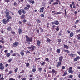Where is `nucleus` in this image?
Instances as JSON below:
<instances>
[{"mask_svg": "<svg viewBox=\"0 0 80 80\" xmlns=\"http://www.w3.org/2000/svg\"><path fill=\"white\" fill-rule=\"evenodd\" d=\"M52 25H55V22H52Z\"/></svg>", "mask_w": 80, "mask_h": 80, "instance_id": "052dcab7", "label": "nucleus"}, {"mask_svg": "<svg viewBox=\"0 0 80 80\" xmlns=\"http://www.w3.org/2000/svg\"><path fill=\"white\" fill-rule=\"evenodd\" d=\"M18 68H17L15 69L14 70V71L15 72H17V71H18Z\"/></svg>", "mask_w": 80, "mask_h": 80, "instance_id": "bf43d9fd", "label": "nucleus"}, {"mask_svg": "<svg viewBox=\"0 0 80 80\" xmlns=\"http://www.w3.org/2000/svg\"><path fill=\"white\" fill-rule=\"evenodd\" d=\"M69 78H73V75H70L69 76Z\"/></svg>", "mask_w": 80, "mask_h": 80, "instance_id": "c9c22d12", "label": "nucleus"}, {"mask_svg": "<svg viewBox=\"0 0 80 80\" xmlns=\"http://www.w3.org/2000/svg\"><path fill=\"white\" fill-rule=\"evenodd\" d=\"M32 71L33 72H34V73H35V72H36V68H33L32 69Z\"/></svg>", "mask_w": 80, "mask_h": 80, "instance_id": "c756f323", "label": "nucleus"}, {"mask_svg": "<svg viewBox=\"0 0 80 80\" xmlns=\"http://www.w3.org/2000/svg\"><path fill=\"white\" fill-rule=\"evenodd\" d=\"M67 32L68 33L70 34L71 33V31H70L68 30Z\"/></svg>", "mask_w": 80, "mask_h": 80, "instance_id": "5fc2aeb1", "label": "nucleus"}, {"mask_svg": "<svg viewBox=\"0 0 80 80\" xmlns=\"http://www.w3.org/2000/svg\"><path fill=\"white\" fill-rule=\"evenodd\" d=\"M21 19L23 20L25 18V15H22L20 16Z\"/></svg>", "mask_w": 80, "mask_h": 80, "instance_id": "b1692460", "label": "nucleus"}, {"mask_svg": "<svg viewBox=\"0 0 80 80\" xmlns=\"http://www.w3.org/2000/svg\"><path fill=\"white\" fill-rule=\"evenodd\" d=\"M4 80V78H3V77H2L0 78V80Z\"/></svg>", "mask_w": 80, "mask_h": 80, "instance_id": "69168bd1", "label": "nucleus"}, {"mask_svg": "<svg viewBox=\"0 0 80 80\" xmlns=\"http://www.w3.org/2000/svg\"><path fill=\"white\" fill-rule=\"evenodd\" d=\"M55 25H59V22H58V21L57 20H56L55 21Z\"/></svg>", "mask_w": 80, "mask_h": 80, "instance_id": "412c9836", "label": "nucleus"}, {"mask_svg": "<svg viewBox=\"0 0 80 80\" xmlns=\"http://www.w3.org/2000/svg\"><path fill=\"white\" fill-rule=\"evenodd\" d=\"M52 73H55V72H56V71H55V69H53L52 70Z\"/></svg>", "mask_w": 80, "mask_h": 80, "instance_id": "ea45409f", "label": "nucleus"}, {"mask_svg": "<svg viewBox=\"0 0 80 80\" xmlns=\"http://www.w3.org/2000/svg\"><path fill=\"white\" fill-rule=\"evenodd\" d=\"M11 32V33H12V34H15V32H14L12 30V31H11V32Z\"/></svg>", "mask_w": 80, "mask_h": 80, "instance_id": "79ce46f5", "label": "nucleus"}, {"mask_svg": "<svg viewBox=\"0 0 80 80\" xmlns=\"http://www.w3.org/2000/svg\"><path fill=\"white\" fill-rule=\"evenodd\" d=\"M40 29L41 30V31L42 32H43V29H42V28L41 27L40 28Z\"/></svg>", "mask_w": 80, "mask_h": 80, "instance_id": "09e8293b", "label": "nucleus"}, {"mask_svg": "<svg viewBox=\"0 0 80 80\" xmlns=\"http://www.w3.org/2000/svg\"><path fill=\"white\" fill-rule=\"evenodd\" d=\"M68 55H69L70 57H75L76 56V54H72V53H71V54H69Z\"/></svg>", "mask_w": 80, "mask_h": 80, "instance_id": "9b49d317", "label": "nucleus"}, {"mask_svg": "<svg viewBox=\"0 0 80 80\" xmlns=\"http://www.w3.org/2000/svg\"><path fill=\"white\" fill-rule=\"evenodd\" d=\"M22 13H23V14H25L26 13V11H25L24 10V9H22Z\"/></svg>", "mask_w": 80, "mask_h": 80, "instance_id": "7c9ffc66", "label": "nucleus"}, {"mask_svg": "<svg viewBox=\"0 0 80 80\" xmlns=\"http://www.w3.org/2000/svg\"><path fill=\"white\" fill-rule=\"evenodd\" d=\"M0 43H4V41L2 40H0Z\"/></svg>", "mask_w": 80, "mask_h": 80, "instance_id": "680f3d73", "label": "nucleus"}, {"mask_svg": "<svg viewBox=\"0 0 80 80\" xmlns=\"http://www.w3.org/2000/svg\"><path fill=\"white\" fill-rule=\"evenodd\" d=\"M76 38H77L78 40H80V34L76 35Z\"/></svg>", "mask_w": 80, "mask_h": 80, "instance_id": "4468645a", "label": "nucleus"}, {"mask_svg": "<svg viewBox=\"0 0 80 80\" xmlns=\"http://www.w3.org/2000/svg\"><path fill=\"white\" fill-rule=\"evenodd\" d=\"M49 60V59L48 58H46L45 60L44 61H48Z\"/></svg>", "mask_w": 80, "mask_h": 80, "instance_id": "6e6d98bb", "label": "nucleus"}, {"mask_svg": "<svg viewBox=\"0 0 80 80\" xmlns=\"http://www.w3.org/2000/svg\"><path fill=\"white\" fill-rule=\"evenodd\" d=\"M9 80H15V79L13 78H9Z\"/></svg>", "mask_w": 80, "mask_h": 80, "instance_id": "774afa93", "label": "nucleus"}, {"mask_svg": "<svg viewBox=\"0 0 80 80\" xmlns=\"http://www.w3.org/2000/svg\"><path fill=\"white\" fill-rule=\"evenodd\" d=\"M40 63L41 64V66H43V65H45V62H40Z\"/></svg>", "mask_w": 80, "mask_h": 80, "instance_id": "393cba45", "label": "nucleus"}, {"mask_svg": "<svg viewBox=\"0 0 80 80\" xmlns=\"http://www.w3.org/2000/svg\"><path fill=\"white\" fill-rule=\"evenodd\" d=\"M6 11L5 12V14L6 15H10V12H8L9 10L7 9H6Z\"/></svg>", "mask_w": 80, "mask_h": 80, "instance_id": "423d86ee", "label": "nucleus"}, {"mask_svg": "<svg viewBox=\"0 0 80 80\" xmlns=\"http://www.w3.org/2000/svg\"><path fill=\"white\" fill-rule=\"evenodd\" d=\"M49 25H50V23H47V28H48V27H49Z\"/></svg>", "mask_w": 80, "mask_h": 80, "instance_id": "a18cd8bd", "label": "nucleus"}, {"mask_svg": "<svg viewBox=\"0 0 80 80\" xmlns=\"http://www.w3.org/2000/svg\"><path fill=\"white\" fill-rule=\"evenodd\" d=\"M63 56H60L59 58V62H62V61L63 60Z\"/></svg>", "mask_w": 80, "mask_h": 80, "instance_id": "f8f14e48", "label": "nucleus"}, {"mask_svg": "<svg viewBox=\"0 0 80 80\" xmlns=\"http://www.w3.org/2000/svg\"><path fill=\"white\" fill-rule=\"evenodd\" d=\"M47 42H50V41H51V40L50 39L48 38L47 39Z\"/></svg>", "mask_w": 80, "mask_h": 80, "instance_id": "4d7b16f0", "label": "nucleus"}, {"mask_svg": "<svg viewBox=\"0 0 80 80\" xmlns=\"http://www.w3.org/2000/svg\"><path fill=\"white\" fill-rule=\"evenodd\" d=\"M5 2H7V3H8L10 2V0H5Z\"/></svg>", "mask_w": 80, "mask_h": 80, "instance_id": "a19ab883", "label": "nucleus"}, {"mask_svg": "<svg viewBox=\"0 0 80 80\" xmlns=\"http://www.w3.org/2000/svg\"><path fill=\"white\" fill-rule=\"evenodd\" d=\"M20 54H21L22 56H23V55H24V52H20Z\"/></svg>", "mask_w": 80, "mask_h": 80, "instance_id": "58836bf2", "label": "nucleus"}, {"mask_svg": "<svg viewBox=\"0 0 80 80\" xmlns=\"http://www.w3.org/2000/svg\"><path fill=\"white\" fill-rule=\"evenodd\" d=\"M58 42L59 43H60V42H61V41H62V39H58Z\"/></svg>", "mask_w": 80, "mask_h": 80, "instance_id": "603ef678", "label": "nucleus"}, {"mask_svg": "<svg viewBox=\"0 0 80 80\" xmlns=\"http://www.w3.org/2000/svg\"><path fill=\"white\" fill-rule=\"evenodd\" d=\"M56 52L58 53H60V49H57Z\"/></svg>", "mask_w": 80, "mask_h": 80, "instance_id": "4be33fe9", "label": "nucleus"}, {"mask_svg": "<svg viewBox=\"0 0 80 80\" xmlns=\"http://www.w3.org/2000/svg\"><path fill=\"white\" fill-rule=\"evenodd\" d=\"M36 20L38 23H41V21L40 20V19H36Z\"/></svg>", "mask_w": 80, "mask_h": 80, "instance_id": "dca6fc26", "label": "nucleus"}, {"mask_svg": "<svg viewBox=\"0 0 80 80\" xmlns=\"http://www.w3.org/2000/svg\"><path fill=\"white\" fill-rule=\"evenodd\" d=\"M5 17L6 18V19L7 20H8L9 22L10 21V20H11V19L12 18V17H11V16L9 15H6Z\"/></svg>", "mask_w": 80, "mask_h": 80, "instance_id": "39448f33", "label": "nucleus"}, {"mask_svg": "<svg viewBox=\"0 0 80 80\" xmlns=\"http://www.w3.org/2000/svg\"><path fill=\"white\" fill-rule=\"evenodd\" d=\"M37 45L38 46H40V44H41V42L40 40H38L37 41Z\"/></svg>", "mask_w": 80, "mask_h": 80, "instance_id": "ddd939ff", "label": "nucleus"}, {"mask_svg": "<svg viewBox=\"0 0 80 80\" xmlns=\"http://www.w3.org/2000/svg\"><path fill=\"white\" fill-rule=\"evenodd\" d=\"M18 33L19 35H20V34L22 33V30L20 28L18 29Z\"/></svg>", "mask_w": 80, "mask_h": 80, "instance_id": "f3484780", "label": "nucleus"}, {"mask_svg": "<svg viewBox=\"0 0 80 80\" xmlns=\"http://www.w3.org/2000/svg\"><path fill=\"white\" fill-rule=\"evenodd\" d=\"M9 22V20L8 19H4L2 20V22L4 24H7Z\"/></svg>", "mask_w": 80, "mask_h": 80, "instance_id": "7ed1b4c3", "label": "nucleus"}, {"mask_svg": "<svg viewBox=\"0 0 80 80\" xmlns=\"http://www.w3.org/2000/svg\"><path fill=\"white\" fill-rule=\"evenodd\" d=\"M80 32V29L77 30L76 31V33H78V32Z\"/></svg>", "mask_w": 80, "mask_h": 80, "instance_id": "c03bdc74", "label": "nucleus"}, {"mask_svg": "<svg viewBox=\"0 0 80 80\" xmlns=\"http://www.w3.org/2000/svg\"><path fill=\"white\" fill-rule=\"evenodd\" d=\"M58 2H54L53 4V5H58Z\"/></svg>", "mask_w": 80, "mask_h": 80, "instance_id": "8fccbe9b", "label": "nucleus"}, {"mask_svg": "<svg viewBox=\"0 0 80 80\" xmlns=\"http://www.w3.org/2000/svg\"><path fill=\"white\" fill-rule=\"evenodd\" d=\"M62 64V62H61L59 61L58 62V64L57 65L56 67H60V65H61Z\"/></svg>", "mask_w": 80, "mask_h": 80, "instance_id": "1a4fd4ad", "label": "nucleus"}, {"mask_svg": "<svg viewBox=\"0 0 80 80\" xmlns=\"http://www.w3.org/2000/svg\"><path fill=\"white\" fill-rule=\"evenodd\" d=\"M61 13H63L62 12H58V15H59V14H61Z\"/></svg>", "mask_w": 80, "mask_h": 80, "instance_id": "864d4df0", "label": "nucleus"}, {"mask_svg": "<svg viewBox=\"0 0 80 80\" xmlns=\"http://www.w3.org/2000/svg\"><path fill=\"white\" fill-rule=\"evenodd\" d=\"M63 50L64 52H66L68 53H70V51H68V50L64 49Z\"/></svg>", "mask_w": 80, "mask_h": 80, "instance_id": "5701e85b", "label": "nucleus"}, {"mask_svg": "<svg viewBox=\"0 0 80 80\" xmlns=\"http://www.w3.org/2000/svg\"><path fill=\"white\" fill-rule=\"evenodd\" d=\"M74 35V33L73 32H71L70 33V37H72Z\"/></svg>", "mask_w": 80, "mask_h": 80, "instance_id": "aec40b11", "label": "nucleus"}, {"mask_svg": "<svg viewBox=\"0 0 80 80\" xmlns=\"http://www.w3.org/2000/svg\"><path fill=\"white\" fill-rule=\"evenodd\" d=\"M64 12H65V16H67V11H66V9H65L64 10Z\"/></svg>", "mask_w": 80, "mask_h": 80, "instance_id": "49530a36", "label": "nucleus"}, {"mask_svg": "<svg viewBox=\"0 0 80 80\" xmlns=\"http://www.w3.org/2000/svg\"><path fill=\"white\" fill-rule=\"evenodd\" d=\"M38 71L39 72H41L42 70V68L41 67H40L38 68Z\"/></svg>", "mask_w": 80, "mask_h": 80, "instance_id": "2f4dec72", "label": "nucleus"}, {"mask_svg": "<svg viewBox=\"0 0 80 80\" xmlns=\"http://www.w3.org/2000/svg\"><path fill=\"white\" fill-rule=\"evenodd\" d=\"M28 8L27 7H25L24 8V9L25 10H28Z\"/></svg>", "mask_w": 80, "mask_h": 80, "instance_id": "13d9d810", "label": "nucleus"}, {"mask_svg": "<svg viewBox=\"0 0 80 80\" xmlns=\"http://www.w3.org/2000/svg\"><path fill=\"white\" fill-rule=\"evenodd\" d=\"M67 71H65L64 72V74H63V75H62V76H63V77H64V76H65V75H67Z\"/></svg>", "mask_w": 80, "mask_h": 80, "instance_id": "c85d7f7f", "label": "nucleus"}, {"mask_svg": "<svg viewBox=\"0 0 80 80\" xmlns=\"http://www.w3.org/2000/svg\"><path fill=\"white\" fill-rule=\"evenodd\" d=\"M41 17H45V15L43 14H42L40 15Z\"/></svg>", "mask_w": 80, "mask_h": 80, "instance_id": "0e129e2a", "label": "nucleus"}, {"mask_svg": "<svg viewBox=\"0 0 80 80\" xmlns=\"http://www.w3.org/2000/svg\"><path fill=\"white\" fill-rule=\"evenodd\" d=\"M25 37L26 38V41L27 42H32V40H33V37H31L30 38L28 37V35H26Z\"/></svg>", "mask_w": 80, "mask_h": 80, "instance_id": "f257e3e1", "label": "nucleus"}, {"mask_svg": "<svg viewBox=\"0 0 80 80\" xmlns=\"http://www.w3.org/2000/svg\"><path fill=\"white\" fill-rule=\"evenodd\" d=\"M22 22L23 23H26L27 22V20L25 19H24L23 20Z\"/></svg>", "mask_w": 80, "mask_h": 80, "instance_id": "de8ad7c7", "label": "nucleus"}, {"mask_svg": "<svg viewBox=\"0 0 80 80\" xmlns=\"http://www.w3.org/2000/svg\"><path fill=\"white\" fill-rule=\"evenodd\" d=\"M68 72L69 73H73V72H74L72 70H68Z\"/></svg>", "mask_w": 80, "mask_h": 80, "instance_id": "a878e982", "label": "nucleus"}, {"mask_svg": "<svg viewBox=\"0 0 80 80\" xmlns=\"http://www.w3.org/2000/svg\"><path fill=\"white\" fill-rule=\"evenodd\" d=\"M12 30V28L10 27H8V31H10Z\"/></svg>", "mask_w": 80, "mask_h": 80, "instance_id": "bb28decb", "label": "nucleus"}, {"mask_svg": "<svg viewBox=\"0 0 80 80\" xmlns=\"http://www.w3.org/2000/svg\"><path fill=\"white\" fill-rule=\"evenodd\" d=\"M12 56H18V57H20L21 56L17 52H15V53H14L13 54H12Z\"/></svg>", "mask_w": 80, "mask_h": 80, "instance_id": "0eeeda50", "label": "nucleus"}, {"mask_svg": "<svg viewBox=\"0 0 80 80\" xmlns=\"http://www.w3.org/2000/svg\"><path fill=\"white\" fill-rule=\"evenodd\" d=\"M0 70H3V69H4V67L3 66H1V67H0Z\"/></svg>", "mask_w": 80, "mask_h": 80, "instance_id": "e433bc0d", "label": "nucleus"}, {"mask_svg": "<svg viewBox=\"0 0 80 80\" xmlns=\"http://www.w3.org/2000/svg\"><path fill=\"white\" fill-rule=\"evenodd\" d=\"M54 2V1L53 0H50V1L49 2V4H51L52 3V2Z\"/></svg>", "mask_w": 80, "mask_h": 80, "instance_id": "cd10ccee", "label": "nucleus"}, {"mask_svg": "<svg viewBox=\"0 0 80 80\" xmlns=\"http://www.w3.org/2000/svg\"><path fill=\"white\" fill-rule=\"evenodd\" d=\"M56 27V26L55 25H53L52 26V30H54L55 29V28Z\"/></svg>", "mask_w": 80, "mask_h": 80, "instance_id": "f704fd0d", "label": "nucleus"}, {"mask_svg": "<svg viewBox=\"0 0 80 80\" xmlns=\"http://www.w3.org/2000/svg\"><path fill=\"white\" fill-rule=\"evenodd\" d=\"M78 22H79V20H77L76 21V22L75 23V24H77V23H78Z\"/></svg>", "mask_w": 80, "mask_h": 80, "instance_id": "4c0bfd02", "label": "nucleus"}, {"mask_svg": "<svg viewBox=\"0 0 80 80\" xmlns=\"http://www.w3.org/2000/svg\"><path fill=\"white\" fill-rule=\"evenodd\" d=\"M80 59V57L79 56H77L76 57V58H75L74 59V61H75L77 62L78 60H79Z\"/></svg>", "mask_w": 80, "mask_h": 80, "instance_id": "6e6552de", "label": "nucleus"}, {"mask_svg": "<svg viewBox=\"0 0 80 80\" xmlns=\"http://www.w3.org/2000/svg\"><path fill=\"white\" fill-rule=\"evenodd\" d=\"M40 58H36L35 59V60L36 61H37V60H40Z\"/></svg>", "mask_w": 80, "mask_h": 80, "instance_id": "e2e57ef3", "label": "nucleus"}, {"mask_svg": "<svg viewBox=\"0 0 80 80\" xmlns=\"http://www.w3.org/2000/svg\"><path fill=\"white\" fill-rule=\"evenodd\" d=\"M18 13H19V15H21L22 14V9H20L18 11Z\"/></svg>", "mask_w": 80, "mask_h": 80, "instance_id": "2eb2a0df", "label": "nucleus"}, {"mask_svg": "<svg viewBox=\"0 0 80 80\" xmlns=\"http://www.w3.org/2000/svg\"><path fill=\"white\" fill-rule=\"evenodd\" d=\"M36 48V46H33V45H32L31 47H28V48L29 49L31 50V51H33Z\"/></svg>", "mask_w": 80, "mask_h": 80, "instance_id": "f03ea898", "label": "nucleus"}, {"mask_svg": "<svg viewBox=\"0 0 80 80\" xmlns=\"http://www.w3.org/2000/svg\"><path fill=\"white\" fill-rule=\"evenodd\" d=\"M28 1L29 3H30L32 4H34L35 3V1H32V0H28Z\"/></svg>", "mask_w": 80, "mask_h": 80, "instance_id": "9d476101", "label": "nucleus"}, {"mask_svg": "<svg viewBox=\"0 0 80 80\" xmlns=\"http://www.w3.org/2000/svg\"><path fill=\"white\" fill-rule=\"evenodd\" d=\"M36 32H37L38 33H39V29H37V30H36Z\"/></svg>", "mask_w": 80, "mask_h": 80, "instance_id": "338daca9", "label": "nucleus"}, {"mask_svg": "<svg viewBox=\"0 0 80 80\" xmlns=\"http://www.w3.org/2000/svg\"><path fill=\"white\" fill-rule=\"evenodd\" d=\"M64 48H66L67 49H68L69 47L67 45L64 44Z\"/></svg>", "mask_w": 80, "mask_h": 80, "instance_id": "a211bd4d", "label": "nucleus"}, {"mask_svg": "<svg viewBox=\"0 0 80 80\" xmlns=\"http://www.w3.org/2000/svg\"><path fill=\"white\" fill-rule=\"evenodd\" d=\"M26 67H28L30 66V64L28 62L26 64Z\"/></svg>", "mask_w": 80, "mask_h": 80, "instance_id": "37998d69", "label": "nucleus"}, {"mask_svg": "<svg viewBox=\"0 0 80 80\" xmlns=\"http://www.w3.org/2000/svg\"><path fill=\"white\" fill-rule=\"evenodd\" d=\"M40 12H43V10H44V7H42L40 9Z\"/></svg>", "mask_w": 80, "mask_h": 80, "instance_id": "6ab92c4d", "label": "nucleus"}, {"mask_svg": "<svg viewBox=\"0 0 80 80\" xmlns=\"http://www.w3.org/2000/svg\"><path fill=\"white\" fill-rule=\"evenodd\" d=\"M26 7H27L28 8V9H29V8H30L31 6H30V5L29 4H28V5H26Z\"/></svg>", "mask_w": 80, "mask_h": 80, "instance_id": "72a5a7b5", "label": "nucleus"}, {"mask_svg": "<svg viewBox=\"0 0 80 80\" xmlns=\"http://www.w3.org/2000/svg\"><path fill=\"white\" fill-rule=\"evenodd\" d=\"M10 56V52L8 53L6 55L7 57H9Z\"/></svg>", "mask_w": 80, "mask_h": 80, "instance_id": "473e14b6", "label": "nucleus"}, {"mask_svg": "<svg viewBox=\"0 0 80 80\" xmlns=\"http://www.w3.org/2000/svg\"><path fill=\"white\" fill-rule=\"evenodd\" d=\"M18 45H19L18 42H16L13 44L12 47H18Z\"/></svg>", "mask_w": 80, "mask_h": 80, "instance_id": "20e7f679", "label": "nucleus"}, {"mask_svg": "<svg viewBox=\"0 0 80 80\" xmlns=\"http://www.w3.org/2000/svg\"><path fill=\"white\" fill-rule=\"evenodd\" d=\"M62 70H64V69H65V67L64 66H63L62 67Z\"/></svg>", "mask_w": 80, "mask_h": 80, "instance_id": "3c124183", "label": "nucleus"}]
</instances>
